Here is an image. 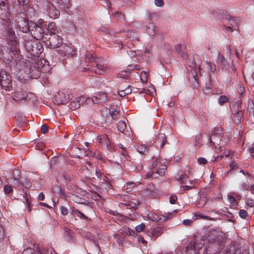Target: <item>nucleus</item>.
I'll return each mask as SVG.
<instances>
[{
    "mask_svg": "<svg viewBox=\"0 0 254 254\" xmlns=\"http://www.w3.org/2000/svg\"><path fill=\"white\" fill-rule=\"evenodd\" d=\"M81 64L87 66V67H83L82 71L88 70L98 74H102L108 70L106 61L94 57L92 52H86L81 58Z\"/></svg>",
    "mask_w": 254,
    "mask_h": 254,
    "instance_id": "nucleus-1",
    "label": "nucleus"
},
{
    "mask_svg": "<svg viewBox=\"0 0 254 254\" xmlns=\"http://www.w3.org/2000/svg\"><path fill=\"white\" fill-rule=\"evenodd\" d=\"M152 164L151 171L146 175L147 178H157L159 176H162L165 174L167 169L165 162L159 157L153 158Z\"/></svg>",
    "mask_w": 254,
    "mask_h": 254,
    "instance_id": "nucleus-2",
    "label": "nucleus"
},
{
    "mask_svg": "<svg viewBox=\"0 0 254 254\" xmlns=\"http://www.w3.org/2000/svg\"><path fill=\"white\" fill-rule=\"evenodd\" d=\"M222 232L217 230H212L208 234V238L210 242L209 248H214L217 253L223 245L224 237Z\"/></svg>",
    "mask_w": 254,
    "mask_h": 254,
    "instance_id": "nucleus-3",
    "label": "nucleus"
},
{
    "mask_svg": "<svg viewBox=\"0 0 254 254\" xmlns=\"http://www.w3.org/2000/svg\"><path fill=\"white\" fill-rule=\"evenodd\" d=\"M0 23L5 29L6 33L5 35L9 40L12 41L14 40L15 37V32L11 26V21L9 18L8 17H4V18H0Z\"/></svg>",
    "mask_w": 254,
    "mask_h": 254,
    "instance_id": "nucleus-4",
    "label": "nucleus"
},
{
    "mask_svg": "<svg viewBox=\"0 0 254 254\" xmlns=\"http://www.w3.org/2000/svg\"><path fill=\"white\" fill-rule=\"evenodd\" d=\"M0 84L5 90H9L11 87V77L4 70L0 72Z\"/></svg>",
    "mask_w": 254,
    "mask_h": 254,
    "instance_id": "nucleus-5",
    "label": "nucleus"
},
{
    "mask_svg": "<svg viewBox=\"0 0 254 254\" xmlns=\"http://www.w3.org/2000/svg\"><path fill=\"white\" fill-rule=\"evenodd\" d=\"M70 96L68 93L60 92L56 95L55 103L57 104H64L69 101Z\"/></svg>",
    "mask_w": 254,
    "mask_h": 254,
    "instance_id": "nucleus-6",
    "label": "nucleus"
},
{
    "mask_svg": "<svg viewBox=\"0 0 254 254\" xmlns=\"http://www.w3.org/2000/svg\"><path fill=\"white\" fill-rule=\"evenodd\" d=\"M171 216L172 214L171 213H165L159 217L157 214L150 212L148 214L147 217L149 220L153 221L163 222L167 219H170L171 218Z\"/></svg>",
    "mask_w": 254,
    "mask_h": 254,
    "instance_id": "nucleus-7",
    "label": "nucleus"
},
{
    "mask_svg": "<svg viewBox=\"0 0 254 254\" xmlns=\"http://www.w3.org/2000/svg\"><path fill=\"white\" fill-rule=\"evenodd\" d=\"M118 94L121 97H124L131 92L129 85L126 82L121 83L118 87Z\"/></svg>",
    "mask_w": 254,
    "mask_h": 254,
    "instance_id": "nucleus-8",
    "label": "nucleus"
},
{
    "mask_svg": "<svg viewBox=\"0 0 254 254\" xmlns=\"http://www.w3.org/2000/svg\"><path fill=\"white\" fill-rule=\"evenodd\" d=\"M107 100V94L104 92H99L95 94L92 98V101L96 104L105 103Z\"/></svg>",
    "mask_w": 254,
    "mask_h": 254,
    "instance_id": "nucleus-9",
    "label": "nucleus"
},
{
    "mask_svg": "<svg viewBox=\"0 0 254 254\" xmlns=\"http://www.w3.org/2000/svg\"><path fill=\"white\" fill-rule=\"evenodd\" d=\"M34 248L37 254H57L52 248H40L38 244H34Z\"/></svg>",
    "mask_w": 254,
    "mask_h": 254,
    "instance_id": "nucleus-10",
    "label": "nucleus"
},
{
    "mask_svg": "<svg viewBox=\"0 0 254 254\" xmlns=\"http://www.w3.org/2000/svg\"><path fill=\"white\" fill-rule=\"evenodd\" d=\"M20 8L19 14H23L24 16H32L35 14V9L32 7L27 6V5H21Z\"/></svg>",
    "mask_w": 254,
    "mask_h": 254,
    "instance_id": "nucleus-11",
    "label": "nucleus"
},
{
    "mask_svg": "<svg viewBox=\"0 0 254 254\" xmlns=\"http://www.w3.org/2000/svg\"><path fill=\"white\" fill-rule=\"evenodd\" d=\"M100 144L104 148H108L111 145V141L107 134H103L98 137Z\"/></svg>",
    "mask_w": 254,
    "mask_h": 254,
    "instance_id": "nucleus-12",
    "label": "nucleus"
},
{
    "mask_svg": "<svg viewBox=\"0 0 254 254\" xmlns=\"http://www.w3.org/2000/svg\"><path fill=\"white\" fill-rule=\"evenodd\" d=\"M156 193V190L153 184H149L146 188L141 191L144 196H152Z\"/></svg>",
    "mask_w": 254,
    "mask_h": 254,
    "instance_id": "nucleus-13",
    "label": "nucleus"
},
{
    "mask_svg": "<svg viewBox=\"0 0 254 254\" xmlns=\"http://www.w3.org/2000/svg\"><path fill=\"white\" fill-rule=\"evenodd\" d=\"M85 101V98L83 96H80L76 98L70 103L71 108L74 110L79 108L80 106Z\"/></svg>",
    "mask_w": 254,
    "mask_h": 254,
    "instance_id": "nucleus-14",
    "label": "nucleus"
},
{
    "mask_svg": "<svg viewBox=\"0 0 254 254\" xmlns=\"http://www.w3.org/2000/svg\"><path fill=\"white\" fill-rule=\"evenodd\" d=\"M120 110V107L118 106L117 105H112L110 106V108L109 109L106 108L105 112L106 113H109L110 116L112 117V119H114V116L118 114Z\"/></svg>",
    "mask_w": 254,
    "mask_h": 254,
    "instance_id": "nucleus-15",
    "label": "nucleus"
},
{
    "mask_svg": "<svg viewBox=\"0 0 254 254\" xmlns=\"http://www.w3.org/2000/svg\"><path fill=\"white\" fill-rule=\"evenodd\" d=\"M60 51L64 56H72L73 55V48L69 46L65 45L62 47Z\"/></svg>",
    "mask_w": 254,
    "mask_h": 254,
    "instance_id": "nucleus-16",
    "label": "nucleus"
},
{
    "mask_svg": "<svg viewBox=\"0 0 254 254\" xmlns=\"http://www.w3.org/2000/svg\"><path fill=\"white\" fill-rule=\"evenodd\" d=\"M48 16H60V11L56 8L53 5H49L47 7Z\"/></svg>",
    "mask_w": 254,
    "mask_h": 254,
    "instance_id": "nucleus-17",
    "label": "nucleus"
},
{
    "mask_svg": "<svg viewBox=\"0 0 254 254\" xmlns=\"http://www.w3.org/2000/svg\"><path fill=\"white\" fill-rule=\"evenodd\" d=\"M217 64L219 67H225L227 64V61L225 60L223 56L218 53V56L217 60Z\"/></svg>",
    "mask_w": 254,
    "mask_h": 254,
    "instance_id": "nucleus-18",
    "label": "nucleus"
},
{
    "mask_svg": "<svg viewBox=\"0 0 254 254\" xmlns=\"http://www.w3.org/2000/svg\"><path fill=\"white\" fill-rule=\"evenodd\" d=\"M26 97V93L23 91H17L13 96L12 99L16 102L25 99Z\"/></svg>",
    "mask_w": 254,
    "mask_h": 254,
    "instance_id": "nucleus-19",
    "label": "nucleus"
},
{
    "mask_svg": "<svg viewBox=\"0 0 254 254\" xmlns=\"http://www.w3.org/2000/svg\"><path fill=\"white\" fill-rule=\"evenodd\" d=\"M209 140L212 145L216 147L217 145H220L221 139L219 135L213 134L209 137Z\"/></svg>",
    "mask_w": 254,
    "mask_h": 254,
    "instance_id": "nucleus-20",
    "label": "nucleus"
},
{
    "mask_svg": "<svg viewBox=\"0 0 254 254\" xmlns=\"http://www.w3.org/2000/svg\"><path fill=\"white\" fill-rule=\"evenodd\" d=\"M8 13V8L6 4V1L4 2H0V15L3 16H7Z\"/></svg>",
    "mask_w": 254,
    "mask_h": 254,
    "instance_id": "nucleus-21",
    "label": "nucleus"
},
{
    "mask_svg": "<svg viewBox=\"0 0 254 254\" xmlns=\"http://www.w3.org/2000/svg\"><path fill=\"white\" fill-rule=\"evenodd\" d=\"M50 45L52 48H56L59 47L60 43L59 42V38L58 36H55L50 39Z\"/></svg>",
    "mask_w": 254,
    "mask_h": 254,
    "instance_id": "nucleus-22",
    "label": "nucleus"
},
{
    "mask_svg": "<svg viewBox=\"0 0 254 254\" xmlns=\"http://www.w3.org/2000/svg\"><path fill=\"white\" fill-rule=\"evenodd\" d=\"M147 30L150 36H154L156 34V27L153 23H149L147 25Z\"/></svg>",
    "mask_w": 254,
    "mask_h": 254,
    "instance_id": "nucleus-23",
    "label": "nucleus"
},
{
    "mask_svg": "<svg viewBox=\"0 0 254 254\" xmlns=\"http://www.w3.org/2000/svg\"><path fill=\"white\" fill-rule=\"evenodd\" d=\"M20 178V171L18 169H14L8 180H19Z\"/></svg>",
    "mask_w": 254,
    "mask_h": 254,
    "instance_id": "nucleus-24",
    "label": "nucleus"
},
{
    "mask_svg": "<svg viewBox=\"0 0 254 254\" xmlns=\"http://www.w3.org/2000/svg\"><path fill=\"white\" fill-rule=\"evenodd\" d=\"M207 201L208 199L205 196L201 195L200 196L196 205L199 207H203L206 204Z\"/></svg>",
    "mask_w": 254,
    "mask_h": 254,
    "instance_id": "nucleus-25",
    "label": "nucleus"
},
{
    "mask_svg": "<svg viewBox=\"0 0 254 254\" xmlns=\"http://www.w3.org/2000/svg\"><path fill=\"white\" fill-rule=\"evenodd\" d=\"M136 149L140 154H145L146 153L148 152L147 147L144 144H137Z\"/></svg>",
    "mask_w": 254,
    "mask_h": 254,
    "instance_id": "nucleus-26",
    "label": "nucleus"
},
{
    "mask_svg": "<svg viewBox=\"0 0 254 254\" xmlns=\"http://www.w3.org/2000/svg\"><path fill=\"white\" fill-rule=\"evenodd\" d=\"M163 233V230L161 227H157L153 230L152 232V236L153 237L157 238L161 235Z\"/></svg>",
    "mask_w": 254,
    "mask_h": 254,
    "instance_id": "nucleus-27",
    "label": "nucleus"
},
{
    "mask_svg": "<svg viewBox=\"0 0 254 254\" xmlns=\"http://www.w3.org/2000/svg\"><path fill=\"white\" fill-rule=\"evenodd\" d=\"M57 2L61 6V8H68L69 6V0H58Z\"/></svg>",
    "mask_w": 254,
    "mask_h": 254,
    "instance_id": "nucleus-28",
    "label": "nucleus"
},
{
    "mask_svg": "<svg viewBox=\"0 0 254 254\" xmlns=\"http://www.w3.org/2000/svg\"><path fill=\"white\" fill-rule=\"evenodd\" d=\"M157 141L160 143L161 147H163L165 144L166 136L164 133H160L159 134Z\"/></svg>",
    "mask_w": 254,
    "mask_h": 254,
    "instance_id": "nucleus-29",
    "label": "nucleus"
},
{
    "mask_svg": "<svg viewBox=\"0 0 254 254\" xmlns=\"http://www.w3.org/2000/svg\"><path fill=\"white\" fill-rule=\"evenodd\" d=\"M242 116V113L241 112H238L233 117V120L236 122V124H239L241 122V119Z\"/></svg>",
    "mask_w": 254,
    "mask_h": 254,
    "instance_id": "nucleus-30",
    "label": "nucleus"
},
{
    "mask_svg": "<svg viewBox=\"0 0 254 254\" xmlns=\"http://www.w3.org/2000/svg\"><path fill=\"white\" fill-rule=\"evenodd\" d=\"M126 123L125 122L120 121L118 124V129L120 131L123 132L126 128Z\"/></svg>",
    "mask_w": 254,
    "mask_h": 254,
    "instance_id": "nucleus-31",
    "label": "nucleus"
},
{
    "mask_svg": "<svg viewBox=\"0 0 254 254\" xmlns=\"http://www.w3.org/2000/svg\"><path fill=\"white\" fill-rule=\"evenodd\" d=\"M126 35L128 38L132 39L133 41L137 39V37L136 36V34L133 30L127 31L126 33Z\"/></svg>",
    "mask_w": 254,
    "mask_h": 254,
    "instance_id": "nucleus-32",
    "label": "nucleus"
},
{
    "mask_svg": "<svg viewBox=\"0 0 254 254\" xmlns=\"http://www.w3.org/2000/svg\"><path fill=\"white\" fill-rule=\"evenodd\" d=\"M72 212L73 214L76 215L77 216L79 217L81 219H86L87 218V217L86 216H85V215L83 213H81V212L76 209L72 210Z\"/></svg>",
    "mask_w": 254,
    "mask_h": 254,
    "instance_id": "nucleus-33",
    "label": "nucleus"
},
{
    "mask_svg": "<svg viewBox=\"0 0 254 254\" xmlns=\"http://www.w3.org/2000/svg\"><path fill=\"white\" fill-rule=\"evenodd\" d=\"M227 12L224 10H215L212 12V14L214 16L226 15Z\"/></svg>",
    "mask_w": 254,
    "mask_h": 254,
    "instance_id": "nucleus-34",
    "label": "nucleus"
},
{
    "mask_svg": "<svg viewBox=\"0 0 254 254\" xmlns=\"http://www.w3.org/2000/svg\"><path fill=\"white\" fill-rule=\"evenodd\" d=\"M22 254H37V253L35 251L34 248H27L25 249L22 253Z\"/></svg>",
    "mask_w": 254,
    "mask_h": 254,
    "instance_id": "nucleus-35",
    "label": "nucleus"
},
{
    "mask_svg": "<svg viewBox=\"0 0 254 254\" xmlns=\"http://www.w3.org/2000/svg\"><path fill=\"white\" fill-rule=\"evenodd\" d=\"M188 177L186 174H182L179 175L177 180H178L181 183L183 184L186 183V181L188 180Z\"/></svg>",
    "mask_w": 254,
    "mask_h": 254,
    "instance_id": "nucleus-36",
    "label": "nucleus"
},
{
    "mask_svg": "<svg viewBox=\"0 0 254 254\" xmlns=\"http://www.w3.org/2000/svg\"><path fill=\"white\" fill-rule=\"evenodd\" d=\"M195 216L196 217V219H197V218H201V219H203L209 220H213V218L209 217L207 216L203 215L201 214L200 213H198V212L195 213Z\"/></svg>",
    "mask_w": 254,
    "mask_h": 254,
    "instance_id": "nucleus-37",
    "label": "nucleus"
},
{
    "mask_svg": "<svg viewBox=\"0 0 254 254\" xmlns=\"http://www.w3.org/2000/svg\"><path fill=\"white\" fill-rule=\"evenodd\" d=\"M228 101V98L227 96L225 95H221L220 96L219 100H218V103L220 105H223L225 103L227 102Z\"/></svg>",
    "mask_w": 254,
    "mask_h": 254,
    "instance_id": "nucleus-38",
    "label": "nucleus"
},
{
    "mask_svg": "<svg viewBox=\"0 0 254 254\" xmlns=\"http://www.w3.org/2000/svg\"><path fill=\"white\" fill-rule=\"evenodd\" d=\"M245 202L248 206L250 207H254V200L253 199L250 198H245Z\"/></svg>",
    "mask_w": 254,
    "mask_h": 254,
    "instance_id": "nucleus-39",
    "label": "nucleus"
},
{
    "mask_svg": "<svg viewBox=\"0 0 254 254\" xmlns=\"http://www.w3.org/2000/svg\"><path fill=\"white\" fill-rule=\"evenodd\" d=\"M9 180V183H10L12 186H13L14 187L16 188L19 186L20 181L19 180Z\"/></svg>",
    "mask_w": 254,
    "mask_h": 254,
    "instance_id": "nucleus-40",
    "label": "nucleus"
},
{
    "mask_svg": "<svg viewBox=\"0 0 254 254\" xmlns=\"http://www.w3.org/2000/svg\"><path fill=\"white\" fill-rule=\"evenodd\" d=\"M3 190L5 193L9 194L13 190L11 186L6 185L3 187Z\"/></svg>",
    "mask_w": 254,
    "mask_h": 254,
    "instance_id": "nucleus-41",
    "label": "nucleus"
},
{
    "mask_svg": "<svg viewBox=\"0 0 254 254\" xmlns=\"http://www.w3.org/2000/svg\"><path fill=\"white\" fill-rule=\"evenodd\" d=\"M206 64H207L208 69H209L212 72H213L216 69V66L214 64L211 63L209 62H206Z\"/></svg>",
    "mask_w": 254,
    "mask_h": 254,
    "instance_id": "nucleus-42",
    "label": "nucleus"
},
{
    "mask_svg": "<svg viewBox=\"0 0 254 254\" xmlns=\"http://www.w3.org/2000/svg\"><path fill=\"white\" fill-rule=\"evenodd\" d=\"M145 227V224L143 223H141L136 226L135 230L137 232H140L144 230Z\"/></svg>",
    "mask_w": 254,
    "mask_h": 254,
    "instance_id": "nucleus-43",
    "label": "nucleus"
},
{
    "mask_svg": "<svg viewBox=\"0 0 254 254\" xmlns=\"http://www.w3.org/2000/svg\"><path fill=\"white\" fill-rule=\"evenodd\" d=\"M110 213L114 215V216H117L118 217V219L120 221H122V220L124 219V216L122 214L118 213L117 212H114L113 211H111L110 212Z\"/></svg>",
    "mask_w": 254,
    "mask_h": 254,
    "instance_id": "nucleus-44",
    "label": "nucleus"
},
{
    "mask_svg": "<svg viewBox=\"0 0 254 254\" xmlns=\"http://www.w3.org/2000/svg\"><path fill=\"white\" fill-rule=\"evenodd\" d=\"M197 162L200 165H205L207 163V161L204 158L199 157L197 158Z\"/></svg>",
    "mask_w": 254,
    "mask_h": 254,
    "instance_id": "nucleus-45",
    "label": "nucleus"
},
{
    "mask_svg": "<svg viewBox=\"0 0 254 254\" xmlns=\"http://www.w3.org/2000/svg\"><path fill=\"white\" fill-rule=\"evenodd\" d=\"M247 214H248L247 212L244 209L240 210V211L239 212L240 216L243 219H245L246 218V217L247 216Z\"/></svg>",
    "mask_w": 254,
    "mask_h": 254,
    "instance_id": "nucleus-46",
    "label": "nucleus"
},
{
    "mask_svg": "<svg viewBox=\"0 0 254 254\" xmlns=\"http://www.w3.org/2000/svg\"><path fill=\"white\" fill-rule=\"evenodd\" d=\"M155 4L158 7H162L164 5V2L163 0H155Z\"/></svg>",
    "mask_w": 254,
    "mask_h": 254,
    "instance_id": "nucleus-47",
    "label": "nucleus"
},
{
    "mask_svg": "<svg viewBox=\"0 0 254 254\" xmlns=\"http://www.w3.org/2000/svg\"><path fill=\"white\" fill-rule=\"evenodd\" d=\"M192 221L190 219H185L183 221V224L186 226H190L191 225Z\"/></svg>",
    "mask_w": 254,
    "mask_h": 254,
    "instance_id": "nucleus-48",
    "label": "nucleus"
},
{
    "mask_svg": "<svg viewBox=\"0 0 254 254\" xmlns=\"http://www.w3.org/2000/svg\"><path fill=\"white\" fill-rule=\"evenodd\" d=\"M30 0H17L19 4L20 5H26L29 3Z\"/></svg>",
    "mask_w": 254,
    "mask_h": 254,
    "instance_id": "nucleus-49",
    "label": "nucleus"
},
{
    "mask_svg": "<svg viewBox=\"0 0 254 254\" xmlns=\"http://www.w3.org/2000/svg\"><path fill=\"white\" fill-rule=\"evenodd\" d=\"M170 202L171 204H174L176 201L177 200V197L176 195H172L169 198Z\"/></svg>",
    "mask_w": 254,
    "mask_h": 254,
    "instance_id": "nucleus-50",
    "label": "nucleus"
},
{
    "mask_svg": "<svg viewBox=\"0 0 254 254\" xmlns=\"http://www.w3.org/2000/svg\"><path fill=\"white\" fill-rule=\"evenodd\" d=\"M127 54H128V56L130 57V58H133L135 55H136V52L135 51H133V50L127 51Z\"/></svg>",
    "mask_w": 254,
    "mask_h": 254,
    "instance_id": "nucleus-51",
    "label": "nucleus"
},
{
    "mask_svg": "<svg viewBox=\"0 0 254 254\" xmlns=\"http://www.w3.org/2000/svg\"><path fill=\"white\" fill-rule=\"evenodd\" d=\"M180 56L184 59H187L188 58V55L185 52H183L182 50L180 51L179 53Z\"/></svg>",
    "mask_w": 254,
    "mask_h": 254,
    "instance_id": "nucleus-52",
    "label": "nucleus"
},
{
    "mask_svg": "<svg viewBox=\"0 0 254 254\" xmlns=\"http://www.w3.org/2000/svg\"><path fill=\"white\" fill-rule=\"evenodd\" d=\"M61 213L64 215H66L68 213L67 210L66 208L64 206H62L61 207Z\"/></svg>",
    "mask_w": 254,
    "mask_h": 254,
    "instance_id": "nucleus-53",
    "label": "nucleus"
},
{
    "mask_svg": "<svg viewBox=\"0 0 254 254\" xmlns=\"http://www.w3.org/2000/svg\"><path fill=\"white\" fill-rule=\"evenodd\" d=\"M41 131L45 133L48 130V127L46 125H43L41 127Z\"/></svg>",
    "mask_w": 254,
    "mask_h": 254,
    "instance_id": "nucleus-54",
    "label": "nucleus"
},
{
    "mask_svg": "<svg viewBox=\"0 0 254 254\" xmlns=\"http://www.w3.org/2000/svg\"><path fill=\"white\" fill-rule=\"evenodd\" d=\"M21 184L26 188H30L31 186V184L29 181H26L25 183L23 182L21 183Z\"/></svg>",
    "mask_w": 254,
    "mask_h": 254,
    "instance_id": "nucleus-55",
    "label": "nucleus"
},
{
    "mask_svg": "<svg viewBox=\"0 0 254 254\" xmlns=\"http://www.w3.org/2000/svg\"><path fill=\"white\" fill-rule=\"evenodd\" d=\"M138 241L139 242H141L145 246H146L147 242L144 239L143 237H139L138 239Z\"/></svg>",
    "mask_w": 254,
    "mask_h": 254,
    "instance_id": "nucleus-56",
    "label": "nucleus"
},
{
    "mask_svg": "<svg viewBox=\"0 0 254 254\" xmlns=\"http://www.w3.org/2000/svg\"><path fill=\"white\" fill-rule=\"evenodd\" d=\"M38 199L40 200H43L44 199L45 196L43 193L41 192L38 195Z\"/></svg>",
    "mask_w": 254,
    "mask_h": 254,
    "instance_id": "nucleus-57",
    "label": "nucleus"
},
{
    "mask_svg": "<svg viewBox=\"0 0 254 254\" xmlns=\"http://www.w3.org/2000/svg\"><path fill=\"white\" fill-rule=\"evenodd\" d=\"M144 77V79L145 80H147V75H146V73L145 72H142L141 73V79L142 80V77Z\"/></svg>",
    "mask_w": 254,
    "mask_h": 254,
    "instance_id": "nucleus-58",
    "label": "nucleus"
},
{
    "mask_svg": "<svg viewBox=\"0 0 254 254\" xmlns=\"http://www.w3.org/2000/svg\"><path fill=\"white\" fill-rule=\"evenodd\" d=\"M224 254H235L234 250H227Z\"/></svg>",
    "mask_w": 254,
    "mask_h": 254,
    "instance_id": "nucleus-59",
    "label": "nucleus"
},
{
    "mask_svg": "<svg viewBox=\"0 0 254 254\" xmlns=\"http://www.w3.org/2000/svg\"><path fill=\"white\" fill-rule=\"evenodd\" d=\"M242 188H243L244 190H248V185H247L246 183H243V184L242 185Z\"/></svg>",
    "mask_w": 254,
    "mask_h": 254,
    "instance_id": "nucleus-60",
    "label": "nucleus"
},
{
    "mask_svg": "<svg viewBox=\"0 0 254 254\" xmlns=\"http://www.w3.org/2000/svg\"><path fill=\"white\" fill-rule=\"evenodd\" d=\"M176 49L177 51H178L179 54L180 53V51L182 50V46L180 44H178L176 47Z\"/></svg>",
    "mask_w": 254,
    "mask_h": 254,
    "instance_id": "nucleus-61",
    "label": "nucleus"
},
{
    "mask_svg": "<svg viewBox=\"0 0 254 254\" xmlns=\"http://www.w3.org/2000/svg\"><path fill=\"white\" fill-rule=\"evenodd\" d=\"M26 202H27V207L28 208V209H29V211H31V208H30V201L28 200L27 198H26Z\"/></svg>",
    "mask_w": 254,
    "mask_h": 254,
    "instance_id": "nucleus-62",
    "label": "nucleus"
},
{
    "mask_svg": "<svg viewBox=\"0 0 254 254\" xmlns=\"http://www.w3.org/2000/svg\"><path fill=\"white\" fill-rule=\"evenodd\" d=\"M229 199L230 202H231V203L234 202L236 200L235 198L234 197L231 196H229Z\"/></svg>",
    "mask_w": 254,
    "mask_h": 254,
    "instance_id": "nucleus-63",
    "label": "nucleus"
},
{
    "mask_svg": "<svg viewBox=\"0 0 254 254\" xmlns=\"http://www.w3.org/2000/svg\"><path fill=\"white\" fill-rule=\"evenodd\" d=\"M3 239V232L0 230V242Z\"/></svg>",
    "mask_w": 254,
    "mask_h": 254,
    "instance_id": "nucleus-64",
    "label": "nucleus"
}]
</instances>
